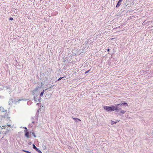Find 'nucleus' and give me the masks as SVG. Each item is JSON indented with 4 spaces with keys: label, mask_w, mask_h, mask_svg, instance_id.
<instances>
[{
    "label": "nucleus",
    "mask_w": 153,
    "mask_h": 153,
    "mask_svg": "<svg viewBox=\"0 0 153 153\" xmlns=\"http://www.w3.org/2000/svg\"><path fill=\"white\" fill-rule=\"evenodd\" d=\"M73 118V119H74L75 121L76 120V118Z\"/></svg>",
    "instance_id": "18"
},
{
    "label": "nucleus",
    "mask_w": 153,
    "mask_h": 153,
    "mask_svg": "<svg viewBox=\"0 0 153 153\" xmlns=\"http://www.w3.org/2000/svg\"><path fill=\"white\" fill-rule=\"evenodd\" d=\"M32 135L34 136V137H36V135H35V133L33 132L32 133Z\"/></svg>",
    "instance_id": "13"
},
{
    "label": "nucleus",
    "mask_w": 153,
    "mask_h": 153,
    "mask_svg": "<svg viewBox=\"0 0 153 153\" xmlns=\"http://www.w3.org/2000/svg\"><path fill=\"white\" fill-rule=\"evenodd\" d=\"M9 126H10V125H8Z\"/></svg>",
    "instance_id": "25"
},
{
    "label": "nucleus",
    "mask_w": 153,
    "mask_h": 153,
    "mask_svg": "<svg viewBox=\"0 0 153 153\" xmlns=\"http://www.w3.org/2000/svg\"><path fill=\"white\" fill-rule=\"evenodd\" d=\"M123 0H119L117 3V4L116 5V7H119L120 5L121 4V2Z\"/></svg>",
    "instance_id": "5"
},
{
    "label": "nucleus",
    "mask_w": 153,
    "mask_h": 153,
    "mask_svg": "<svg viewBox=\"0 0 153 153\" xmlns=\"http://www.w3.org/2000/svg\"><path fill=\"white\" fill-rule=\"evenodd\" d=\"M54 86H55L54 85H52L51 87V88L52 87H54Z\"/></svg>",
    "instance_id": "20"
},
{
    "label": "nucleus",
    "mask_w": 153,
    "mask_h": 153,
    "mask_svg": "<svg viewBox=\"0 0 153 153\" xmlns=\"http://www.w3.org/2000/svg\"><path fill=\"white\" fill-rule=\"evenodd\" d=\"M115 39L114 38H111V40H113V39Z\"/></svg>",
    "instance_id": "22"
},
{
    "label": "nucleus",
    "mask_w": 153,
    "mask_h": 153,
    "mask_svg": "<svg viewBox=\"0 0 153 153\" xmlns=\"http://www.w3.org/2000/svg\"><path fill=\"white\" fill-rule=\"evenodd\" d=\"M109 50H110V49H107V51H109Z\"/></svg>",
    "instance_id": "23"
},
{
    "label": "nucleus",
    "mask_w": 153,
    "mask_h": 153,
    "mask_svg": "<svg viewBox=\"0 0 153 153\" xmlns=\"http://www.w3.org/2000/svg\"><path fill=\"white\" fill-rule=\"evenodd\" d=\"M0 111L1 112H5V115L3 116L4 117L6 118H8V114L7 113V110H5L4 109L3 107H0Z\"/></svg>",
    "instance_id": "3"
},
{
    "label": "nucleus",
    "mask_w": 153,
    "mask_h": 153,
    "mask_svg": "<svg viewBox=\"0 0 153 153\" xmlns=\"http://www.w3.org/2000/svg\"><path fill=\"white\" fill-rule=\"evenodd\" d=\"M13 20V18L12 17H10L9 19V20Z\"/></svg>",
    "instance_id": "15"
},
{
    "label": "nucleus",
    "mask_w": 153,
    "mask_h": 153,
    "mask_svg": "<svg viewBox=\"0 0 153 153\" xmlns=\"http://www.w3.org/2000/svg\"><path fill=\"white\" fill-rule=\"evenodd\" d=\"M126 112V111H123V110H122V111H121L120 113H122L123 114L125 113Z\"/></svg>",
    "instance_id": "10"
},
{
    "label": "nucleus",
    "mask_w": 153,
    "mask_h": 153,
    "mask_svg": "<svg viewBox=\"0 0 153 153\" xmlns=\"http://www.w3.org/2000/svg\"><path fill=\"white\" fill-rule=\"evenodd\" d=\"M120 120H116L115 122L114 121L111 120V125H113V124H114V123H117L118 122H119Z\"/></svg>",
    "instance_id": "7"
},
{
    "label": "nucleus",
    "mask_w": 153,
    "mask_h": 153,
    "mask_svg": "<svg viewBox=\"0 0 153 153\" xmlns=\"http://www.w3.org/2000/svg\"><path fill=\"white\" fill-rule=\"evenodd\" d=\"M103 108L105 110L107 111H114V105H112V106L111 107L108 106H104Z\"/></svg>",
    "instance_id": "2"
},
{
    "label": "nucleus",
    "mask_w": 153,
    "mask_h": 153,
    "mask_svg": "<svg viewBox=\"0 0 153 153\" xmlns=\"http://www.w3.org/2000/svg\"><path fill=\"white\" fill-rule=\"evenodd\" d=\"M33 148L35 149L36 151L38 152L39 153H42V152L38 149L34 144H33Z\"/></svg>",
    "instance_id": "4"
},
{
    "label": "nucleus",
    "mask_w": 153,
    "mask_h": 153,
    "mask_svg": "<svg viewBox=\"0 0 153 153\" xmlns=\"http://www.w3.org/2000/svg\"><path fill=\"white\" fill-rule=\"evenodd\" d=\"M34 100L36 101V102H37L39 101V100H38L36 97H34Z\"/></svg>",
    "instance_id": "8"
},
{
    "label": "nucleus",
    "mask_w": 153,
    "mask_h": 153,
    "mask_svg": "<svg viewBox=\"0 0 153 153\" xmlns=\"http://www.w3.org/2000/svg\"><path fill=\"white\" fill-rule=\"evenodd\" d=\"M90 69L89 70H88V71H86V72H85V73L86 74V73H88V72H89V71H90Z\"/></svg>",
    "instance_id": "16"
},
{
    "label": "nucleus",
    "mask_w": 153,
    "mask_h": 153,
    "mask_svg": "<svg viewBox=\"0 0 153 153\" xmlns=\"http://www.w3.org/2000/svg\"><path fill=\"white\" fill-rule=\"evenodd\" d=\"M23 152H26L27 153H32L31 152L28 151H26V150H23Z\"/></svg>",
    "instance_id": "11"
},
{
    "label": "nucleus",
    "mask_w": 153,
    "mask_h": 153,
    "mask_svg": "<svg viewBox=\"0 0 153 153\" xmlns=\"http://www.w3.org/2000/svg\"><path fill=\"white\" fill-rule=\"evenodd\" d=\"M77 119H78V120H79V119H78V118H77Z\"/></svg>",
    "instance_id": "24"
},
{
    "label": "nucleus",
    "mask_w": 153,
    "mask_h": 153,
    "mask_svg": "<svg viewBox=\"0 0 153 153\" xmlns=\"http://www.w3.org/2000/svg\"><path fill=\"white\" fill-rule=\"evenodd\" d=\"M126 105L127 106H128V104L127 103H119L117 104L116 106H114V110H120L121 109V108L119 107L118 105H120V106H122V105Z\"/></svg>",
    "instance_id": "1"
},
{
    "label": "nucleus",
    "mask_w": 153,
    "mask_h": 153,
    "mask_svg": "<svg viewBox=\"0 0 153 153\" xmlns=\"http://www.w3.org/2000/svg\"><path fill=\"white\" fill-rule=\"evenodd\" d=\"M44 91H45V90H43V91L41 92L40 94V97H42L43 96Z\"/></svg>",
    "instance_id": "9"
},
{
    "label": "nucleus",
    "mask_w": 153,
    "mask_h": 153,
    "mask_svg": "<svg viewBox=\"0 0 153 153\" xmlns=\"http://www.w3.org/2000/svg\"><path fill=\"white\" fill-rule=\"evenodd\" d=\"M21 100H20V99H19V100H18V102H19V101H21Z\"/></svg>",
    "instance_id": "21"
},
{
    "label": "nucleus",
    "mask_w": 153,
    "mask_h": 153,
    "mask_svg": "<svg viewBox=\"0 0 153 153\" xmlns=\"http://www.w3.org/2000/svg\"><path fill=\"white\" fill-rule=\"evenodd\" d=\"M24 132H26V133L25 134V136L27 138H29V132L27 131V130H24Z\"/></svg>",
    "instance_id": "6"
},
{
    "label": "nucleus",
    "mask_w": 153,
    "mask_h": 153,
    "mask_svg": "<svg viewBox=\"0 0 153 153\" xmlns=\"http://www.w3.org/2000/svg\"><path fill=\"white\" fill-rule=\"evenodd\" d=\"M24 128L25 129V130H27V128L26 127H24Z\"/></svg>",
    "instance_id": "19"
},
{
    "label": "nucleus",
    "mask_w": 153,
    "mask_h": 153,
    "mask_svg": "<svg viewBox=\"0 0 153 153\" xmlns=\"http://www.w3.org/2000/svg\"><path fill=\"white\" fill-rule=\"evenodd\" d=\"M64 77H60L58 79V81H59V80H60L62 78H64Z\"/></svg>",
    "instance_id": "14"
},
{
    "label": "nucleus",
    "mask_w": 153,
    "mask_h": 153,
    "mask_svg": "<svg viewBox=\"0 0 153 153\" xmlns=\"http://www.w3.org/2000/svg\"><path fill=\"white\" fill-rule=\"evenodd\" d=\"M51 88V87L50 86V87H49V88H46V89L45 90H48V88H49V89H50V88Z\"/></svg>",
    "instance_id": "17"
},
{
    "label": "nucleus",
    "mask_w": 153,
    "mask_h": 153,
    "mask_svg": "<svg viewBox=\"0 0 153 153\" xmlns=\"http://www.w3.org/2000/svg\"><path fill=\"white\" fill-rule=\"evenodd\" d=\"M33 120V118H31V120H32V122L33 123V124H34V121Z\"/></svg>",
    "instance_id": "12"
}]
</instances>
